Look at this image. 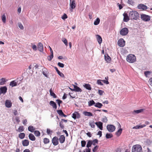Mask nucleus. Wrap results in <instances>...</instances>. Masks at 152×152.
I'll return each instance as SVG.
<instances>
[{"label": "nucleus", "mask_w": 152, "mask_h": 152, "mask_svg": "<svg viewBox=\"0 0 152 152\" xmlns=\"http://www.w3.org/2000/svg\"><path fill=\"white\" fill-rule=\"evenodd\" d=\"M50 95L52 96L53 98H56L57 96L53 92L52 88H50Z\"/></svg>", "instance_id": "28"}, {"label": "nucleus", "mask_w": 152, "mask_h": 152, "mask_svg": "<svg viewBox=\"0 0 152 152\" xmlns=\"http://www.w3.org/2000/svg\"><path fill=\"white\" fill-rule=\"evenodd\" d=\"M58 65L61 68L64 67V64L62 63H61L60 62H58Z\"/></svg>", "instance_id": "57"}, {"label": "nucleus", "mask_w": 152, "mask_h": 152, "mask_svg": "<svg viewBox=\"0 0 152 152\" xmlns=\"http://www.w3.org/2000/svg\"><path fill=\"white\" fill-rule=\"evenodd\" d=\"M129 17L131 20H137L139 17V13L135 11H130L129 13Z\"/></svg>", "instance_id": "1"}, {"label": "nucleus", "mask_w": 152, "mask_h": 152, "mask_svg": "<svg viewBox=\"0 0 152 152\" xmlns=\"http://www.w3.org/2000/svg\"><path fill=\"white\" fill-rule=\"evenodd\" d=\"M6 82L5 78H3L0 79V85H3Z\"/></svg>", "instance_id": "34"}, {"label": "nucleus", "mask_w": 152, "mask_h": 152, "mask_svg": "<svg viewBox=\"0 0 152 152\" xmlns=\"http://www.w3.org/2000/svg\"><path fill=\"white\" fill-rule=\"evenodd\" d=\"M38 48L39 51L42 52L43 50V47L42 44L41 42H39L38 45Z\"/></svg>", "instance_id": "16"}, {"label": "nucleus", "mask_w": 152, "mask_h": 152, "mask_svg": "<svg viewBox=\"0 0 152 152\" xmlns=\"http://www.w3.org/2000/svg\"><path fill=\"white\" fill-rule=\"evenodd\" d=\"M43 142L45 144H47L50 142L49 140L47 138H45L43 139Z\"/></svg>", "instance_id": "38"}, {"label": "nucleus", "mask_w": 152, "mask_h": 152, "mask_svg": "<svg viewBox=\"0 0 152 152\" xmlns=\"http://www.w3.org/2000/svg\"><path fill=\"white\" fill-rule=\"evenodd\" d=\"M96 36L97 37V39L98 42L99 44H100L102 42V38L101 36L99 35H96Z\"/></svg>", "instance_id": "30"}, {"label": "nucleus", "mask_w": 152, "mask_h": 152, "mask_svg": "<svg viewBox=\"0 0 152 152\" xmlns=\"http://www.w3.org/2000/svg\"><path fill=\"white\" fill-rule=\"evenodd\" d=\"M35 129V128L33 126H30L28 127V130L31 132H34Z\"/></svg>", "instance_id": "25"}, {"label": "nucleus", "mask_w": 152, "mask_h": 152, "mask_svg": "<svg viewBox=\"0 0 152 152\" xmlns=\"http://www.w3.org/2000/svg\"><path fill=\"white\" fill-rule=\"evenodd\" d=\"M124 18V21L126 22H128L130 19L129 16H128V15L126 13H124L123 14Z\"/></svg>", "instance_id": "14"}, {"label": "nucleus", "mask_w": 152, "mask_h": 152, "mask_svg": "<svg viewBox=\"0 0 152 152\" xmlns=\"http://www.w3.org/2000/svg\"><path fill=\"white\" fill-rule=\"evenodd\" d=\"M95 104V102L93 100H90L88 102V105L89 106H91Z\"/></svg>", "instance_id": "35"}, {"label": "nucleus", "mask_w": 152, "mask_h": 152, "mask_svg": "<svg viewBox=\"0 0 152 152\" xmlns=\"http://www.w3.org/2000/svg\"><path fill=\"white\" fill-rule=\"evenodd\" d=\"M67 18V16L66 14H64L61 17L62 19L63 20H65Z\"/></svg>", "instance_id": "60"}, {"label": "nucleus", "mask_w": 152, "mask_h": 152, "mask_svg": "<svg viewBox=\"0 0 152 152\" xmlns=\"http://www.w3.org/2000/svg\"><path fill=\"white\" fill-rule=\"evenodd\" d=\"M62 42L64 43L66 46H68V42L67 39L65 38H64L62 40Z\"/></svg>", "instance_id": "47"}, {"label": "nucleus", "mask_w": 152, "mask_h": 152, "mask_svg": "<svg viewBox=\"0 0 152 152\" xmlns=\"http://www.w3.org/2000/svg\"><path fill=\"white\" fill-rule=\"evenodd\" d=\"M22 144L24 146H26L28 145L29 144V141L27 140H25L22 141Z\"/></svg>", "instance_id": "17"}, {"label": "nucleus", "mask_w": 152, "mask_h": 152, "mask_svg": "<svg viewBox=\"0 0 152 152\" xmlns=\"http://www.w3.org/2000/svg\"><path fill=\"white\" fill-rule=\"evenodd\" d=\"M92 144L94 145H95L96 144H97L98 142V140L97 139H95L93 140L92 141Z\"/></svg>", "instance_id": "46"}, {"label": "nucleus", "mask_w": 152, "mask_h": 152, "mask_svg": "<svg viewBox=\"0 0 152 152\" xmlns=\"http://www.w3.org/2000/svg\"><path fill=\"white\" fill-rule=\"evenodd\" d=\"M42 74L45 77H48V71L46 69H43L42 70Z\"/></svg>", "instance_id": "22"}, {"label": "nucleus", "mask_w": 152, "mask_h": 152, "mask_svg": "<svg viewBox=\"0 0 152 152\" xmlns=\"http://www.w3.org/2000/svg\"><path fill=\"white\" fill-rule=\"evenodd\" d=\"M54 68L57 72L58 74V75L61 77L64 78V75L56 67H55Z\"/></svg>", "instance_id": "18"}, {"label": "nucleus", "mask_w": 152, "mask_h": 152, "mask_svg": "<svg viewBox=\"0 0 152 152\" xmlns=\"http://www.w3.org/2000/svg\"><path fill=\"white\" fill-rule=\"evenodd\" d=\"M151 72L149 71H145L144 72V74L145 76L147 77H148V75H150L151 73Z\"/></svg>", "instance_id": "53"}, {"label": "nucleus", "mask_w": 152, "mask_h": 152, "mask_svg": "<svg viewBox=\"0 0 152 152\" xmlns=\"http://www.w3.org/2000/svg\"><path fill=\"white\" fill-rule=\"evenodd\" d=\"M49 104L53 108H54L55 109H57V106L56 104L54 101H50Z\"/></svg>", "instance_id": "19"}, {"label": "nucleus", "mask_w": 152, "mask_h": 152, "mask_svg": "<svg viewBox=\"0 0 152 152\" xmlns=\"http://www.w3.org/2000/svg\"><path fill=\"white\" fill-rule=\"evenodd\" d=\"M113 137V135L112 134L107 133L106 135V137L107 139Z\"/></svg>", "instance_id": "40"}, {"label": "nucleus", "mask_w": 152, "mask_h": 152, "mask_svg": "<svg viewBox=\"0 0 152 152\" xmlns=\"http://www.w3.org/2000/svg\"><path fill=\"white\" fill-rule=\"evenodd\" d=\"M52 141L53 145L55 146L58 144V139L57 137H54L52 139Z\"/></svg>", "instance_id": "7"}, {"label": "nucleus", "mask_w": 152, "mask_h": 152, "mask_svg": "<svg viewBox=\"0 0 152 152\" xmlns=\"http://www.w3.org/2000/svg\"><path fill=\"white\" fill-rule=\"evenodd\" d=\"M59 126L61 129H63L64 128V126L63 125V122L62 121L60 122Z\"/></svg>", "instance_id": "58"}, {"label": "nucleus", "mask_w": 152, "mask_h": 152, "mask_svg": "<svg viewBox=\"0 0 152 152\" xmlns=\"http://www.w3.org/2000/svg\"><path fill=\"white\" fill-rule=\"evenodd\" d=\"M141 18L142 20L145 21H148L151 19L150 16L144 14L141 15Z\"/></svg>", "instance_id": "4"}, {"label": "nucleus", "mask_w": 152, "mask_h": 152, "mask_svg": "<svg viewBox=\"0 0 152 152\" xmlns=\"http://www.w3.org/2000/svg\"><path fill=\"white\" fill-rule=\"evenodd\" d=\"M104 93V91H103L100 90H98V94L99 95H102Z\"/></svg>", "instance_id": "61"}, {"label": "nucleus", "mask_w": 152, "mask_h": 152, "mask_svg": "<svg viewBox=\"0 0 152 152\" xmlns=\"http://www.w3.org/2000/svg\"><path fill=\"white\" fill-rule=\"evenodd\" d=\"M102 106L103 105L102 104L99 102H97L95 104V106L96 107H97L99 108H101Z\"/></svg>", "instance_id": "36"}, {"label": "nucleus", "mask_w": 152, "mask_h": 152, "mask_svg": "<svg viewBox=\"0 0 152 152\" xmlns=\"http://www.w3.org/2000/svg\"><path fill=\"white\" fill-rule=\"evenodd\" d=\"M2 94H5L7 91V88L6 86L2 87L0 88Z\"/></svg>", "instance_id": "23"}, {"label": "nucleus", "mask_w": 152, "mask_h": 152, "mask_svg": "<svg viewBox=\"0 0 152 152\" xmlns=\"http://www.w3.org/2000/svg\"><path fill=\"white\" fill-rule=\"evenodd\" d=\"M56 101L57 102L58 104V106L60 107V104L62 103V101L60 99H57L56 100Z\"/></svg>", "instance_id": "54"}, {"label": "nucleus", "mask_w": 152, "mask_h": 152, "mask_svg": "<svg viewBox=\"0 0 152 152\" xmlns=\"http://www.w3.org/2000/svg\"><path fill=\"white\" fill-rule=\"evenodd\" d=\"M102 81L104 83H105L106 84H109V82L107 80H102Z\"/></svg>", "instance_id": "63"}, {"label": "nucleus", "mask_w": 152, "mask_h": 152, "mask_svg": "<svg viewBox=\"0 0 152 152\" xmlns=\"http://www.w3.org/2000/svg\"><path fill=\"white\" fill-rule=\"evenodd\" d=\"M28 137L30 140L32 141H35L36 138L34 135L31 133H30L28 135Z\"/></svg>", "instance_id": "21"}, {"label": "nucleus", "mask_w": 152, "mask_h": 152, "mask_svg": "<svg viewBox=\"0 0 152 152\" xmlns=\"http://www.w3.org/2000/svg\"><path fill=\"white\" fill-rule=\"evenodd\" d=\"M95 123L94 121H92L89 122V125L91 126V127L93 128H94L95 126Z\"/></svg>", "instance_id": "29"}, {"label": "nucleus", "mask_w": 152, "mask_h": 152, "mask_svg": "<svg viewBox=\"0 0 152 152\" xmlns=\"http://www.w3.org/2000/svg\"><path fill=\"white\" fill-rule=\"evenodd\" d=\"M74 91L76 92H81L82 91L81 89L79 87L76 86L74 85Z\"/></svg>", "instance_id": "20"}, {"label": "nucleus", "mask_w": 152, "mask_h": 152, "mask_svg": "<svg viewBox=\"0 0 152 152\" xmlns=\"http://www.w3.org/2000/svg\"><path fill=\"white\" fill-rule=\"evenodd\" d=\"M18 26L19 28L21 29H23L24 27L22 24L20 23H18Z\"/></svg>", "instance_id": "52"}, {"label": "nucleus", "mask_w": 152, "mask_h": 152, "mask_svg": "<svg viewBox=\"0 0 152 152\" xmlns=\"http://www.w3.org/2000/svg\"><path fill=\"white\" fill-rule=\"evenodd\" d=\"M122 129H119L118 131L116 132V134L118 136H119L121 133Z\"/></svg>", "instance_id": "44"}, {"label": "nucleus", "mask_w": 152, "mask_h": 152, "mask_svg": "<svg viewBox=\"0 0 152 152\" xmlns=\"http://www.w3.org/2000/svg\"><path fill=\"white\" fill-rule=\"evenodd\" d=\"M86 142L85 140H82L81 141V145L82 147H84L86 145Z\"/></svg>", "instance_id": "50"}, {"label": "nucleus", "mask_w": 152, "mask_h": 152, "mask_svg": "<svg viewBox=\"0 0 152 152\" xmlns=\"http://www.w3.org/2000/svg\"><path fill=\"white\" fill-rule=\"evenodd\" d=\"M102 121L103 122L107 123V122L108 120L107 117L105 116H104L102 119Z\"/></svg>", "instance_id": "41"}, {"label": "nucleus", "mask_w": 152, "mask_h": 152, "mask_svg": "<svg viewBox=\"0 0 152 152\" xmlns=\"http://www.w3.org/2000/svg\"><path fill=\"white\" fill-rule=\"evenodd\" d=\"M53 54L52 53H51L50 55L48 56V60L49 61H50L53 58Z\"/></svg>", "instance_id": "45"}, {"label": "nucleus", "mask_w": 152, "mask_h": 152, "mask_svg": "<svg viewBox=\"0 0 152 152\" xmlns=\"http://www.w3.org/2000/svg\"><path fill=\"white\" fill-rule=\"evenodd\" d=\"M137 8L138 9L142 10H146L147 8V7L142 4H140L137 6Z\"/></svg>", "instance_id": "10"}, {"label": "nucleus", "mask_w": 152, "mask_h": 152, "mask_svg": "<svg viewBox=\"0 0 152 152\" xmlns=\"http://www.w3.org/2000/svg\"><path fill=\"white\" fill-rule=\"evenodd\" d=\"M65 137L64 135H61L58 139L59 142L61 143H64L65 141Z\"/></svg>", "instance_id": "15"}, {"label": "nucleus", "mask_w": 152, "mask_h": 152, "mask_svg": "<svg viewBox=\"0 0 152 152\" xmlns=\"http://www.w3.org/2000/svg\"><path fill=\"white\" fill-rule=\"evenodd\" d=\"M102 80H98L97 81V83L98 84L101 86L103 85V84L102 83Z\"/></svg>", "instance_id": "55"}, {"label": "nucleus", "mask_w": 152, "mask_h": 152, "mask_svg": "<svg viewBox=\"0 0 152 152\" xmlns=\"http://www.w3.org/2000/svg\"><path fill=\"white\" fill-rule=\"evenodd\" d=\"M72 117L74 119H76L77 118H79L80 117V114L78 112H75L72 114Z\"/></svg>", "instance_id": "8"}, {"label": "nucleus", "mask_w": 152, "mask_h": 152, "mask_svg": "<svg viewBox=\"0 0 152 152\" xmlns=\"http://www.w3.org/2000/svg\"><path fill=\"white\" fill-rule=\"evenodd\" d=\"M118 44L120 47H123L125 45V41L122 39H119L118 42Z\"/></svg>", "instance_id": "11"}, {"label": "nucleus", "mask_w": 152, "mask_h": 152, "mask_svg": "<svg viewBox=\"0 0 152 152\" xmlns=\"http://www.w3.org/2000/svg\"><path fill=\"white\" fill-rule=\"evenodd\" d=\"M24 130V128L23 126H20L19 127L16 129V131L19 132H21L23 131Z\"/></svg>", "instance_id": "27"}, {"label": "nucleus", "mask_w": 152, "mask_h": 152, "mask_svg": "<svg viewBox=\"0 0 152 152\" xmlns=\"http://www.w3.org/2000/svg\"><path fill=\"white\" fill-rule=\"evenodd\" d=\"M17 83L13 80L10 83V85L12 87H13L14 86H16L17 85Z\"/></svg>", "instance_id": "32"}, {"label": "nucleus", "mask_w": 152, "mask_h": 152, "mask_svg": "<svg viewBox=\"0 0 152 152\" xmlns=\"http://www.w3.org/2000/svg\"><path fill=\"white\" fill-rule=\"evenodd\" d=\"M142 148L141 145H134L132 148V152H141Z\"/></svg>", "instance_id": "3"}, {"label": "nucleus", "mask_w": 152, "mask_h": 152, "mask_svg": "<svg viewBox=\"0 0 152 152\" xmlns=\"http://www.w3.org/2000/svg\"><path fill=\"white\" fill-rule=\"evenodd\" d=\"M148 82L149 84L152 86V77L149 79Z\"/></svg>", "instance_id": "62"}, {"label": "nucleus", "mask_w": 152, "mask_h": 152, "mask_svg": "<svg viewBox=\"0 0 152 152\" xmlns=\"http://www.w3.org/2000/svg\"><path fill=\"white\" fill-rule=\"evenodd\" d=\"M1 19L3 22L5 23L6 22V15L4 14H3L2 16Z\"/></svg>", "instance_id": "42"}, {"label": "nucleus", "mask_w": 152, "mask_h": 152, "mask_svg": "<svg viewBox=\"0 0 152 152\" xmlns=\"http://www.w3.org/2000/svg\"><path fill=\"white\" fill-rule=\"evenodd\" d=\"M105 59V60L107 61V62H109L110 61V58L109 56H104Z\"/></svg>", "instance_id": "43"}, {"label": "nucleus", "mask_w": 152, "mask_h": 152, "mask_svg": "<svg viewBox=\"0 0 152 152\" xmlns=\"http://www.w3.org/2000/svg\"><path fill=\"white\" fill-rule=\"evenodd\" d=\"M92 144V140H89L88 141L87 144L86 145V147L88 148H89L90 147Z\"/></svg>", "instance_id": "33"}, {"label": "nucleus", "mask_w": 152, "mask_h": 152, "mask_svg": "<svg viewBox=\"0 0 152 152\" xmlns=\"http://www.w3.org/2000/svg\"><path fill=\"white\" fill-rule=\"evenodd\" d=\"M25 134L24 133H21L18 135L19 137L21 139H23L25 137Z\"/></svg>", "instance_id": "31"}, {"label": "nucleus", "mask_w": 152, "mask_h": 152, "mask_svg": "<svg viewBox=\"0 0 152 152\" xmlns=\"http://www.w3.org/2000/svg\"><path fill=\"white\" fill-rule=\"evenodd\" d=\"M32 48L34 51L37 50V47L36 45H33L32 46Z\"/></svg>", "instance_id": "64"}, {"label": "nucleus", "mask_w": 152, "mask_h": 152, "mask_svg": "<svg viewBox=\"0 0 152 152\" xmlns=\"http://www.w3.org/2000/svg\"><path fill=\"white\" fill-rule=\"evenodd\" d=\"M34 134L37 137L39 136L40 135V132L37 130L35 131L34 132Z\"/></svg>", "instance_id": "39"}, {"label": "nucleus", "mask_w": 152, "mask_h": 152, "mask_svg": "<svg viewBox=\"0 0 152 152\" xmlns=\"http://www.w3.org/2000/svg\"><path fill=\"white\" fill-rule=\"evenodd\" d=\"M83 86L88 90H91V85L89 84H86L83 85Z\"/></svg>", "instance_id": "26"}, {"label": "nucleus", "mask_w": 152, "mask_h": 152, "mask_svg": "<svg viewBox=\"0 0 152 152\" xmlns=\"http://www.w3.org/2000/svg\"><path fill=\"white\" fill-rule=\"evenodd\" d=\"M100 21V19L99 18H97L94 22V25H98Z\"/></svg>", "instance_id": "37"}, {"label": "nucleus", "mask_w": 152, "mask_h": 152, "mask_svg": "<svg viewBox=\"0 0 152 152\" xmlns=\"http://www.w3.org/2000/svg\"><path fill=\"white\" fill-rule=\"evenodd\" d=\"M52 132V131H51L50 129H47V133L48 134H51V133Z\"/></svg>", "instance_id": "59"}, {"label": "nucleus", "mask_w": 152, "mask_h": 152, "mask_svg": "<svg viewBox=\"0 0 152 152\" xmlns=\"http://www.w3.org/2000/svg\"><path fill=\"white\" fill-rule=\"evenodd\" d=\"M107 129L110 132H113L115 129V126L112 125H108L107 126Z\"/></svg>", "instance_id": "6"}, {"label": "nucleus", "mask_w": 152, "mask_h": 152, "mask_svg": "<svg viewBox=\"0 0 152 152\" xmlns=\"http://www.w3.org/2000/svg\"><path fill=\"white\" fill-rule=\"evenodd\" d=\"M57 112L59 115L61 116H62V115L63 113L62 111L61 110H57Z\"/></svg>", "instance_id": "49"}, {"label": "nucleus", "mask_w": 152, "mask_h": 152, "mask_svg": "<svg viewBox=\"0 0 152 152\" xmlns=\"http://www.w3.org/2000/svg\"><path fill=\"white\" fill-rule=\"evenodd\" d=\"M70 6L72 10L75 9L76 6L75 0H70Z\"/></svg>", "instance_id": "9"}, {"label": "nucleus", "mask_w": 152, "mask_h": 152, "mask_svg": "<svg viewBox=\"0 0 152 152\" xmlns=\"http://www.w3.org/2000/svg\"><path fill=\"white\" fill-rule=\"evenodd\" d=\"M99 146L97 145H96L92 149L93 152H96L98 149Z\"/></svg>", "instance_id": "56"}, {"label": "nucleus", "mask_w": 152, "mask_h": 152, "mask_svg": "<svg viewBox=\"0 0 152 152\" xmlns=\"http://www.w3.org/2000/svg\"><path fill=\"white\" fill-rule=\"evenodd\" d=\"M128 29L127 28H124L121 29L120 32V33L122 36H125L128 34Z\"/></svg>", "instance_id": "5"}, {"label": "nucleus", "mask_w": 152, "mask_h": 152, "mask_svg": "<svg viewBox=\"0 0 152 152\" xmlns=\"http://www.w3.org/2000/svg\"><path fill=\"white\" fill-rule=\"evenodd\" d=\"M126 60L127 61L130 63H133L136 61V56L133 54H129L126 57Z\"/></svg>", "instance_id": "2"}, {"label": "nucleus", "mask_w": 152, "mask_h": 152, "mask_svg": "<svg viewBox=\"0 0 152 152\" xmlns=\"http://www.w3.org/2000/svg\"><path fill=\"white\" fill-rule=\"evenodd\" d=\"M127 2L128 4L132 5L134 3V1L132 0H127Z\"/></svg>", "instance_id": "48"}, {"label": "nucleus", "mask_w": 152, "mask_h": 152, "mask_svg": "<svg viewBox=\"0 0 152 152\" xmlns=\"http://www.w3.org/2000/svg\"><path fill=\"white\" fill-rule=\"evenodd\" d=\"M83 113V114L85 116H93L92 113L90 112L85 111H84Z\"/></svg>", "instance_id": "24"}, {"label": "nucleus", "mask_w": 152, "mask_h": 152, "mask_svg": "<svg viewBox=\"0 0 152 152\" xmlns=\"http://www.w3.org/2000/svg\"><path fill=\"white\" fill-rule=\"evenodd\" d=\"M143 110V109H141L138 110H134V112L136 113H139L142 112Z\"/></svg>", "instance_id": "51"}, {"label": "nucleus", "mask_w": 152, "mask_h": 152, "mask_svg": "<svg viewBox=\"0 0 152 152\" xmlns=\"http://www.w3.org/2000/svg\"><path fill=\"white\" fill-rule=\"evenodd\" d=\"M12 103L10 100H6L5 102V105L8 108L12 106Z\"/></svg>", "instance_id": "13"}, {"label": "nucleus", "mask_w": 152, "mask_h": 152, "mask_svg": "<svg viewBox=\"0 0 152 152\" xmlns=\"http://www.w3.org/2000/svg\"><path fill=\"white\" fill-rule=\"evenodd\" d=\"M95 124L101 130L103 129V124L101 121H98L95 123Z\"/></svg>", "instance_id": "12"}]
</instances>
